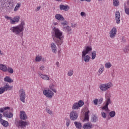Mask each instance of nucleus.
Returning <instances> with one entry per match:
<instances>
[{"label":"nucleus","mask_w":129,"mask_h":129,"mask_svg":"<svg viewBox=\"0 0 129 129\" xmlns=\"http://www.w3.org/2000/svg\"><path fill=\"white\" fill-rule=\"evenodd\" d=\"M20 8H21V3H17V5L16 6V7L14 9V12H17V11H18V10H19V9H20Z\"/></svg>","instance_id":"obj_34"},{"label":"nucleus","mask_w":129,"mask_h":129,"mask_svg":"<svg viewBox=\"0 0 129 129\" xmlns=\"http://www.w3.org/2000/svg\"><path fill=\"white\" fill-rule=\"evenodd\" d=\"M73 73H74L73 70H70V71L68 73V76H72V75H73Z\"/></svg>","instance_id":"obj_43"},{"label":"nucleus","mask_w":129,"mask_h":129,"mask_svg":"<svg viewBox=\"0 0 129 129\" xmlns=\"http://www.w3.org/2000/svg\"><path fill=\"white\" fill-rule=\"evenodd\" d=\"M5 18L7 19V20H11V21H12V18L8 16H5Z\"/></svg>","instance_id":"obj_54"},{"label":"nucleus","mask_w":129,"mask_h":129,"mask_svg":"<svg viewBox=\"0 0 129 129\" xmlns=\"http://www.w3.org/2000/svg\"><path fill=\"white\" fill-rule=\"evenodd\" d=\"M29 121L19 120L17 121L16 124L18 128L25 129L27 125H29Z\"/></svg>","instance_id":"obj_4"},{"label":"nucleus","mask_w":129,"mask_h":129,"mask_svg":"<svg viewBox=\"0 0 129 129\" xmlns=\"http://www.w3.org/2000/svg\"><path fill=\"white\" fill-rule=\"evenodd\" d=\"M81 16L82 17H86V14H85V12H82L81 13Z\"/></svg>","instance_id":"obj_51"},{"label":"nucleus","mask_w":129,"mask_h":129,"mask_svg":"<svg viewBox=\"0 0 129 129\" xmlns=\"http://www.w3.org/2000/svg\"><path fill=\"white\" fill-rule=\"evenodd\" d=\"M109 119H110V117H108V118H107V120H109Z\"/></svg>","instance_id":"obj_64"},{"label":"nucleus","mask_w":129,"mask_h":129,"mask_svg":"<svg viewBox=\"0 0 129 129\" xmlns=\"http://www.w3.org/2000/svg\"><path fill=\"white\" fill-rule=\"evenodd\" d=\"M90 60V57L88 55H83V53L82 54V61H85L86 63L89 62Z\"/></svg>","instance_id":"obj_16"},{"label":"nucleus","mask_w":129,"mask_h":129,"mask_svg":"<svg viewBox=\"0 0 129 129\" xmlns=\"http://www.w3.org/2000/svg\"><path fill=\"white\" fill-rule=\"evenodd\" d=\"M93 102L95 105H97V104H98V99H95V100H93Z\"/></svg>","instance_id":"obj_46"},{"label":"nucleus","mask_w":129,"mask_h":129,"mask_svg":"<svg viewBox=\"0 0 129 129\" xmlns=\"http://www.w3.org/2000/svg\"><path fill=\"white\" fill-rule=\"evenodd\" d=\"M101 115L103 118H106V114H105V112L103 111L101 112Z\"/></svg>","instance_id":"obj_45"},{"label":"nucleus","mask_w":129,"mask_h":129,"mask_svg":"<svg viewBox=\"0 0 129 129\" xmlns=\"http://www.w3.org/2000/svg\"><path fill=\"white\" fill-rule=\"evenodd\" d=\"M38 74L39 76L40 77V78H42V79H43V80H50V78L47 75H43L42 73H41V72H38Z\"/></svg>","instance_id":"obj_15"},{"label":"nucleus","mask_w":129,"mask_h":129,"mask_svg":"<svg viewBox=\"0 0 129 129\" xmlns=\"http://www.w3.org/2000/svg\"><path fill=\"white\" fill-rule=\"evenodd\" d=\"M70 123H71V121L70 120V119H68L67 120V122H66V125H67V127H68V126H69V125H70Z\"/></svg>","instance_id":"obj_41"},{"label":"nucleus","mask_w":129,"mask_h":129,"mask_svg":"<svg viewBox=\"0 0 129 129\" xmlns=\"http://www.w3.org/2000/svg\"><path fill=\"white\" fill-rule=\"evenodd\" d=\"M92 124L89 123V122H87L85 123L83 125V128L84 129H91L92 128Z\"/></svg>","instance_id":"obj_20"},{"label":"nucleus","mask_w":129,"mask_h":129,"mask_svg":"<svg viewBox=\"0 0 129 129\" xmlns=\"http://www.w3.org/2000/svg\"><path fill=\"white\" fill-rule=\"evenodd\" d=\"M8 72L9 73H10L11 74H13V73H14V70L13 69V68H11V67H8L7 68V72Z\"/></svg>","instance_id":"obj_35"},{"label":"nucleus","mask_w":129,"mask_h":129,"mask_svg":"<svg viewBox=\"0 0 129 129\" xmlns=\"http://www.w3.org/2000/svg\"><path fill=\"white\" fill-rule=\"evenodd\" d=\"M121 40L122 43H125V38L124 37H122Z\"/></svg>","instance_id":"obj_53"},{"label":"nucleus","mask_w":129,"mask_h":129,"mask_svg":"<svg viewBox=\"0 0 129 129\" xmlns=\"http://www.w3.org/2000/svg\"><path fill=\"white\" fill-rule=\"evenodd\" d=\"M10 107H4L3 108H0V112L3 113V115L5 117H8V118H12L13 117L14 114L11 111H5V110H8V109H10ZM5 111V112H4Z\"/></svg>","instance_id":"obj_3"},{"label":"nucleus","mask_w":129,"mask_h":129,"mask_svg":"<svg viewBox=\"0 0 129 129\" xmlns=\"http://www.w3.org/2000/svg\"><path fill=\"white\" fill-rule=\"evenodd\" d=\"M4 81L6 82H9V83H12V82H14V81L11 79V78L9 76H6L4 78Z\"/></svg>","instance_id":"obj_28"},{"label":"nucleus","mask_w":129,"mask_h":129,"mask_svg":"<svg viewBox=\"0 0 129 129\" xmlns=\"http://www.w3.org/2000/svg\"><path fill=\"white\" fill-rule=\"evenodd\" d=\"M46 111L47 112V113H49V114H52L53 111H52L51 110L49 109H46Z\"/></svg>","instance_id":"obj_44"},{"label":"nucleus","mask_w":129,"mask_h":129,"mask_svg":"<svg viewBox=\"0 0 129 129\" xmlns=\"http://www.w3.org/2000/svg\"><path fill=\"white\" fill-rule=\"evenodd\" d=\"M96 57V51H94L92 52V60H94Z\"/></svg>","instance_id":"obj_37"},{"label":"nucleus","mask_w":129,"mask_h":129,"mask_svg":"<svg viewBox=\"0 0 129 129\" xmlns=\"http://www.w3.org/2000/svg\"><path fill=\"white\" fill-rule=\"evenodd\" d=\"M123 52L125 53H128L129 51V44L126 45L125 48L123 49Z\"/></svg>","instance_id":"obj_36"},{"label":"nucleus","mask_w":129,"mask_h":129,"mask_svg":"<svg viewBox=\"0 0 129 129\" xmlns=\"http://www.w3.org/2000/svg\"><path fill=\"white\" fill-rule=\"evenodd\" d=\"M0 55H3V53H2V50H0Z\"/></svg>","instance_id":"obj_63"},{"label":"nucleus","mask_w":129,"mask_h":129,"mask_svg":"<svg viewBox=\"0 0 129 129\" xmlns=\"http://www.w3.org/2000/svg\"><path fill=\"white\" fill-rule=\"evenodd\" d=\"M3 114L0 113V122L2 121V120H3Z\"/></svg>","instance_id":"obj_56"},{"label":"nucleus","mask_w":129,"mask_h":129,"mask_svg":"<svg viewBox=\"0 0 129 129\" xmlns=\"http://www.w3.org/2000/svg\"><path fill=\"white\" fill-rule=\"evenodd\" d=\"M20 99L21 101L25 103V99H26V92L24 91V89H21L19 90Z\"/></svg>","instance_id":"obj_10"},{"label":"nucleus","mask_w":129,"mask_h":129,"mask_svg":"<svg viewBox=\"0 0 129 129\" xmlns=\"http://www.w3.org/2000/svg\"><path fill=\"white\" fill-rule=\"evenodd\" d=\"M20 21V16H15L14 17L13 19H11V24L12 25L15 24V23H19Z\"/></svg>","instance_id":"obj_19"},{"label":"nucleus","mask_w":129,"mask_h":129,"mask_svg":"<svg viewBox=\"0 0 129 129\" xmlns=\"http://www.w3.org/2000/svg\"><path fill=\"white\" fill-rule=\"evenodd\" d=\"M56 64L57 65V67H59V62L57 61L56 62Z\"/></svg>","instance_id":"obj_57"},{"label":"nucleus","mask_w":129,"mask_h":129,"mask_svg":"<svg viewBox=\"0 0 129 129\" xmlns=\"http://www.w3.org/2000/svg\"><path fill=\"white\" fill-rule=\"evenodd\" d=\"M76 26H77V24H72V25H71V27L72 28H75V27H76Z\"/></svg>","instance_id":"obj_55"},{"label":"nucleus","mask_w":129,"mask_h":129,"mask_svg":"<svg viewBox=\"0 0 129 129\" xmlns=\"http://www.w3.org/2000/svg\"><path fill=\"white\" fill-rule=\"evenodd\" d=\"M102 109H104L105 110H107V109H108V105L105 104V106L102 107Z\"/></svg>","instance_id":"obj_48"},{"label":"nucleus","mask_w":129,"mask_h":129,"mask_svg":"<svg viewBox=\"0 0 129 129\" xmlns=\"http://www.w3.org/2000/svg\"><path fill=\"white\" fill-rule=\"evenodd\" d=\"M43 93L44 95L46 96V97H48V98H52V97L54 95V93H53L50 89L44 90Z\"/></svg>","instance_id":"obj_9"},{"label":"nucleus","mask_w":129,"mask_h":129,"mask_svg":"<svg viewBox=\"0 0 129 129\" xmlns=\"http://www.w3.org/2000/svg\"><path fill=\"white\" fill-rule=\"evenodd\" d=\"M53 24L54 26H56V25H58V23L55 22V23H54Z\"/></svg>","instance_id":"obj_59"},{"label":"nucleus","mask_w":129,"mask_h":129,"mask_svg":"<svg viewBox=\"0 0 129 129\" xmlns=\"http://www.w3.org/2000/svg\"><path fill=\"white\" fill-rule=\"evenodd\" d=\"M120 13L119 12H116L115 13V20L116 24H119L120 23Z\"/></svg>","instance_id":"obj_17"},{"label":"nucleus","mask_w":129,"mask_h":129,"mask_svg":"<svg viewBox=\"0 0 129 129\" xmlns=\"http://www.w3.org/2000/svg\"><path fill=\"white\" fill-rule=\"evenodd\" d=\"M89 110L85 113L84 120H89Z\"/></svg>","instance_id":"obj_31"},{"label":"nucleus","mask_w":129,"mask_h":129,"mask_svg":"<svg viewBox=\"0 0 129 129\" xmlns=\"http://www.w3.org/2000/svg\"><path fill=\"white\" fill-rule=\"evenodd\" d=\"M109 115L110 117H114L115 116V111H111L109 112Z\"/></svg>","instance_id":"obj_38"},{"label":"nucleus","mask_w":129,"mask_h":129,"mask_svg":"<svg viewBox=\"0 0 129 129\" xmlns=\"http://www.w3.org/2000/svg\"><path fill=\"white\" fill-rule=\"evenodd\" d=\"M113 4L114 7H118L119 6V1L118 0H113Z\"/></svg>","instance_id":"obj_32"},{"label":"nucleus","mask_w":129,"mask_h":129,"mask_svg":"<svg viewBox=\"0 0 129 129\" xmlns=\"http://www.w3.org/2000/svg\"><path fill=\"white\" fill-rule=\"evenodd\" d=\"M106 102L105 104L108 106L109 105V104H111V100H110V95L107 94L106 96Z\"/></svg>","instance_id":"obj_25"},{"label":"nucleus","mask_w":129,"mask_h":129,"mask_svg":"<svg viewBox=\"0 0 129 129\" xmlns=\"http://www.w3.org/2000/svg\"><path fill=\"white\" fill-rule=\"evenodd\" d=\"M83 105H84V102L82 100H80L78 102L74 103L72 106V109L74 110L79 109V107H82Z\"/></svg>","instance_id":"obj_6"},{"label":"nucleus","mask_w":129,"mask_h":129,"mask_svg":"<svg viewBox=\"0 0 129 129\" xmlns=\"http://www.w3.org/2000/svg\"><path fill=\"white\" fill-rule=\"evenodd\" d=\"M63 29H67L68 32H70V31H72V29H71V27H69L68 26H67L66 27H63Z\"/></svg>","instance_id":"obj_40"},{"label":"nucleus","mask_w":129,"mask_h":129,"mask_svg":"<svg viewBox=\"0 0 129 129\" xmlns=\"http://www.w3.org/2000/svg\"><path fill=\"white\" fill-rule=\"evenodd\" d=\"M85 50H83L82 52L83 56H85L86 54H89L92 51V47L90 45L85 47Z\"/></svg>","instance_id":"obj_11"},{"label":"nucleus","mask_w":129,"mask_h":129,"mask_svg":"<svg viewBox=\"0 0 129 129\" xmlns=\"http://www.w3.org/2000/svg\"><path fill=\"white\" fill-rule=\"evenodd\" d=\"M0 70H2L3 72H7L8 68L6 65L0 64Z\"/></svg>","instance_id":"obj_26"},{"label":"nucleus","mask_w":129,"mask_h":129,"mask_svg":"<svg viewBox=\"0 0 129 129\" xmlns=\"http://www.w3.org/2000/svg\"><path fill=\"white\" fill-rule=\"evenodd\" d=\"M86 1V2H88L89 3H90V2H91V0H85Z\"/></svg>","instance_id":"obj_60"},{"label":"nucleus","mask_w":129,"mask_h":129,"mask_svg":"<svg viewBox=\"0 0 129 129\" xmlns=\"http://www.w3.org/2000/svg\"><path fill=\"white\" fill-rule=\"evenodd\" d=\"M56 2H62V0H55Z\"/></svg>","instance_id":"obj_61"},{"label":"nucleus","mask_w":129,"mask_h":129,"mask_svg":"<svg viewBox=\"0 0 129 129\" xmlns=\"http://www.w3.org/2000/svg\"><path fill=\"white\" fill-rule=\"evenodd\" d=\"M111 87V84L110 83L102 84L100 85L99 88L101 91H106Z\"/></svg>","instance_id":"obj_8"},{"label":"nucleus","mask_w":129,"mask_h":129,"mask_svg":"<svg viewBox=\"0 0 129 129\" xmlns=\"http://www.w3.org/2000/svg\"><path fill=\"white\" fill-rule=\"evenodd\" d=\"M103 71H104V67L101 66L97 72V74L98 76H100V75L102 74V73L103 72Z\"/></svg>","instance_id":"obj_27"},{"label":"nucleus","mask_w":129,"mask_h":129,"mask_svg":"<svg viewBox=\"0 0 129 129\" xmlns=\"http://www.w3.org/2000/svg\"><path fill=\"white\" fill-rule=\"evenodd\" d=\"M25 22L22 21L21 24L18 26L12 27L10 28V31H12L15 35H18L21 38H23L24 36V30H25Z\"/></svg>","instance_id":"obj_2"},{"label":"nucleus","mask_w":129,"mask_h":129,"mask_svg":"<svg viewBox=\"0 0 129 129\" xmlns=\"http://www.w3.org/2000/svg\"><path fill=\"white\" fill-rule=\"evenodd\" d=\"M70 118L71 120H76L78 118V112L77 111L73 110L70 113Z\"/></svg>","instance_id":"obj_7"},{"label":"nucleus","mask_w":129,"mask_h":129,"mask_svg":"<svg viewBox=\"0 0 129 129\" xmlns=\"http://www.w3.org/2000/svg\"><path fill=\"white\" fill-rule=\"evenodd\" d=\"M50 47L52 50V52L56 54L57 53V46H56V44L53 42L50 44Z\"/></svg>","instance_id":"obj_18"},{"label":"nucleus","mask_w":129,"mask_h":129,"mask_svg":"<svg viewBox=\"0 0 129 129\" xmlns=\"http://www.w3.org/2000/svg\"><path fill=\"white\" fill-rule=\"evenodd\" d=\"M1 124L5 126V127H7V126H8L9 125V122L3 119L1 120V121L0 122Z\"/></svg>","instance_id":"obj_29"},{"label":"nucleus","mask_w":129,"mask_h":129,"mask_svg":"<svg viewBox=\"0 0 129 129\" xmlns=\"http://www.w3.org/2000/svg\"><path fill=\"white\" fill-rule=\"evenodd\" d=\"M41 9L40 7H37V11H39Z\"/></svg>","instance_id":"obj_58"},{"label":"nucleus","mask_w":129,"mask_h":129,"mask_svg":"<svg viewBox=\"0 0 129 129\" xmlns=\"http://www.w3.org/2000/svg\"><path fill=\"white\" fill-rule=\"evenodd\" d=\"M51 36L56 45L60 46V45L63 44L64 35H63V32L60 31L59 28L53 27L51 32Z\"/></svg>","instance_id":"obj_1"},{"label":"nucleus","mask_w":129,"mask_h":129,"mask_svg":"<svg viewBox=\"0 0 129 129\" xmlns=\"http://www.w3.org/2000/svg\"><path fill=\"white\" fill-rule=\"evenodd\" d=\"M55 18L56 20H58V21H64L65 20V18L63 17V16L61 15V14H56L55 15Z\"/></svg>","instance_id":"obj_21"},{"label":"nucleus","mask_w":129,"mask_h":129,"mask_svg":"<svg viewBox=\"0 0 129 129\" xmlns=\"http://www.w3.org/2000/svg\"><path fill=\"white\" fill-rule=\"evenodd\" d=\"M59 9L60 10V11H68V10H69L70 8L69 6H68V5H60L59 6Z\"/></svg>","instance_id":"obj_22"},{"label":"nucleus","mask_w":129,"mask_h":129,"mask_svg":"<svg viewBox=\"0 0 129 129\" xmlns=\"http://www.w3.org/2000/svg\"><path fill=\"white\" fill-rule=\"evenodd\" d=\"M105 66L106 68H110L111 67V63L110 62H107L105 63Z\"/></svg>","instance_id":"obj_39"},{"label":"nucleus","mask_w":129,"mask_h":129,"mask_svg":"<svg viewBox=\"0 0 129 129\" xmlns=\"http://www.w3.org/2000/svg\"><path fill=\"white\" fill-rule=\"evenodd\" d=\"M3 89L4 90V92L5 91H8V90H12L13 89V86H10L9 84H6V85L4 86Z\"/></svg>","instance_id":"obj_23"},{"label":"nucleus","mask_w":129,"mask_h":129,"mask_svg":"<svg viewBox=\"0 0 129 129\" xmlns=\"http://www.w3.org/2000/svg\"><path fill=\"white\" fill-rule=\"evenodd\" d=\"M42 60V56L38 55L36 56L35 61L36 62H40Z\"/></svg>","instance_id":"obj_33"},{"label":"nucleus","mask_w":129,"mask_h":129,"mask_svg":"<svg viewBox=\"0 0 129 129\" xmlns=\"http://www.w3.org/2000/svg\"><path fill=\"white\" fill-rule=\"evenodd\" d=\"M102 101H103V98H100L98 101V102L99 104H101L102 103Z\"/></svg>","instance_id":"obj_49"},{"label":"nucleus","mask_w":129,"mask_h":129,"mask_svg":"<svg viewBox=\"0 0 129 129\" xmlns=\"http://www.w3.org/2000/svg\"><path fill=\"white\" fill-rule=\"evenodd\" d=\"M117 32V30H116V28L113 27V28H112L109 32L110 38H111V39H113L114 38H115V36H116Z\"/></svg>","instance_id":"obj_12"},{"label":"nucleus","mask_w":129,"mask_h":129,"mask_svg":"<svg viewBox=\"0 0 129 129\" xmlns=\"http://www.w3.org/2000/svg\"><path fill=\"white\" fill-rule=\"evenodd\" d=\"M20 120H27L28 119V116L25 111H20Z\"/></svg>","instance_id":"obj_13"},{"label":"nucleus","mask_w":129,"mask_h":129,"mask_svg":"<svg viewBox=\"0 0 129 129\" xmlns=\"http://www.w3.org/2000/svg\"><path fill=\"white\" fill-rule=\"evenodd\" d=\"M74 124H75L76 128L81 129L83 127L82 123H81V122H80L75 121Z\"/></svg>","instance_id":"obj_24"},{"label":"nucleus","mask_w":129,"mask_h":129,"mask_svg":"<svg viewBox=\"0 0 129 129\" xmlns=\"http://www.w3.org/2000/svg\"><path fill=\"white\" fill-rule=\"evenodd\" d=\"M40 70H42L43 71V70H44V69H45V66H41L40 68H39Z\"/></svg>","instance_id":"obj_52"},{"label":"nucleus","mask_w":129,"mask_h":129,"mask_svg":"<svg viewBox=\"0 0 129 129\" xmlns=\"http://www.w3.org/2000/svg\"><path fill=\"white\" fill-rule=\"evenodd\" d=\"M61 24L62 26H66V25H68V22H67V21H64V22H61Z\"/></svg>","instance_id":"obj_47"},{"label":"nucleus","mask_w":129,"mask_h":129,"mask_svg":"<svg viewBox=\"0 0 129 129\" xmlns=\"http://www.w3.org/2000/svg\"><path fill=\"white\" fill-rule=\"evenodd\" d=\"M41 60L43 61H45V58H41Z\"/></svg>","instance_id":"obj_62"},{"label":"nucleus","mask_w":129,"mask_h":129,"mask_svg":"<svg viewBox=\"0 0 129 129\" xmlns=\"http://www.w3.org/2000/svg\"><path fill=\"white\" fill-rule=\"evenodd\" d=\"M5 92V90L3 88H0V94H3Z\"/></svg>","instance_id":"obj_50"},{"label":"nucleus","mask_w":129,"mask_h":129,"mask_svg":"<svg viewBox=\"0 0 129 129\" xmlns=\"http://www.w3.org/2000/svg\"><path fill=\"white\" fill-rule=\"evenodd\" d=\"M98 120V117L96 115H93L92 117L91 121L92 122H96Z\"/></svg>","instance_id":"obj_30"},{"label":"nucleus","mask_w":129,"mask_h":129,"mask_svg":"<svg viewBox=\"0 0 129 129\" xmlns=\"http://www.w3.org/2000/svg\"><path fill=\"white\" fill-rule=\"evenodd\" d=\"M3 7L7 9V12L11 13L12 10L14 9V4L11 2H7L3 4Z\"/></svg>","instance_id":"obj_5"},{"label":"nucleus","mask_w":129,"mask_h":129,"mask_svg":"<svg viewBox=\"0 0 129 129\" xmlns=\"http://www.w3.org/2000/svg\"><path fill=\"white\" fill-rule=\"evenodd\" d=\"M57 87V84H56L55 82H52V84H50L49 85L50 89H51L52 90V91H53L55 93H56V92H57V91L55 89V87Z\"/></svg>","instance_id":"obj_14"},{"label":"nucleus","mask_w":129,"mask_h":129,"mask_svg":"<svg viewBox=\"0 0 129 129\" xmlns=\"http://www.w3.org/2000/svg\"><path fill=\"white\" fill-rule=\"evenodd\" d=\"M124 12L126 15H129V8H126V7H124Z\"/></svg>","instance_id":"obj_42"}]
</instances>
